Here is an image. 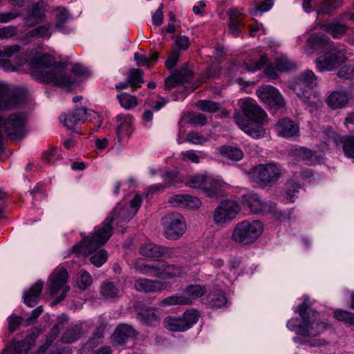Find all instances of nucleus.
I'll return each mask as SVG.
<instances>
[{
  "label": "nucleus",
  "mask_w": 354,
  "mask_h": 354,
  "mask_svg": "<svg viewBox=\"0 0 354 354\" xmlns=\"http://www.w3.org/2000/svg\"><path fill=\"white\" fill-rule=\"evenodd\" d=\"M26 62H28L31 76L41 82L60 87H70L76 82L74 77L66 73V64L57 62L49 53L35 51L19 58L17 63L23 65Z\"/></svg>",
  "instance_id": "nucleus-1"
},
{
  "label": "nucleus",
  "mask_w": 354,
  "mask_h": 354,
  "mask_svg": "<svg viewBox=\"0 0 354 354\" xmlns=\"http://www.w3.org/2000/svg\"><path fill=\"white\" fill-rule=\"evenodd\" d=\"M309 297L304 296V301L298 306L296 310L301 319L292 318L287 322V327L305 339L297 336L294 337L295 342L300 344H308L310 346H322L328 342L317 336L324 332L327 324L318 320L319 313L310 308Z\"/></svg>",
  "instance_id": "nucleus-2"
},
{
  "label": "nucleus",
  "mask_w": 354,
  "mask_h": 354,
  "mask_svg": "<svg viewBox=\"0 0 354 354\" xmlns=\"http://www.w3.org/2000/svg\"><path fill=\"white\" fill-rule=\"evenodd\" d=\"M129 206L121 207L118 205L102 223V226L95 227L91 236L86 237L82 242L72 248V252L77 256L89 255L105 244L113 234L112 223L117 221L118 223L129 221L135 215Z\"/></svg>",
  "instance_id": "nucleus-3"
},
{
  "label": "nucleus",
  "mask_w": 354,
  "mask_h": 354,
  "mask_svg": "<svg viewBox=\"0 0 354 354\" xmlns=\"http://www.w3.org/2000/svg\"><path fill=\"white\" fill-rule=\"evenodd\" d=\"M243 115L234 113V119L240 128L253 138L263 137L266 133L263 125L267 122V114L252 99L246 98L241 101Z\"/></svg>",
  "instance_id": "nucleus-4"
},
{
  "label": "nucleus",
  "mask_w": 354,
  "mask_h": 354,
  "mask_svg": "<svg viewBox=\"0 0 354 354\" xmlns=\"http://www.w3.org/2000/svg\"><path fill=\"white\" fill-rule=\"evenodd\" d=\"M308 55H317L315 62L320 71H330L338 67L346 59L344 53L333 46H306Z\"/></svg>",
  "instance_id": "nucleus-5"
},
{
  "label": "nucleus",
  "mask_w": 354,
  "mask_h": 354,
  "mask_svg": "<svg viewBox=\"0 0 354 354\" xmlns=\"http://www.w3.org/2000/svg\"><path fill=\"white\" fill-rule=\"evenodd\" d=\"M317 85V77L314 73L306 70L293 80L289 88L304 102L313 106L316 100L313 88Z\"/></svg>",
  "instance_id": "nucleus-6"
},
{
  "label": "nucleus",
  "mask_w": 354,
  "mask_h": 354,
  "mask_svg": "<svg viewBox=\"0 0 354 354\" xmlns=\"http://www.w3.org/2000/svg\"><path fill=\"white\" fill-rule=\"evenodd\" d=\"M26 123V115L23 113H12L7 118L0 115V128L12 140L24 137ZM3 140L4 136L0 131V150L2 149Z\"/></svg>",
  "instance_id": "nucleus-7"
},
{
  "label": "nucleus",
  "mask_w": 354,
  "mask_h": 354,
  "mask_svg": "<svg viewBox=\"0 0 354 354\" xmlns=\"http://www.w3.org/2000/svg\"><path fill=\"white\" fill-rule=\"evenodd\" d=\"M263 232V225L259 221H243L238 223L232 232V239L236 243L248 245L254 243Z\"/></svg>",
  "instance_id": "nucleus-8"
},
{
  "label": "nucleus",
  "mask_w": 354,
  "mask_h": 354,
  "mask_svg": "<svg viewBox=\"0 0 354 354\" xmlns=\"http://www.w3.org/2000/svg\"><path fill=\"white\" fill-rule=\"evenodd\" d=\"M281 172L275 164L259 165L251 169L252 180L261 187H271L279 180Z\"/></svg>",
  "instance_id": "nucleus-9"
},
{
  "label": "nucleus",
  "mask_w": 354,
  "mask_h": 354,
  "mask_svg": "<svg viewBox=\"0 0 354 354\" xmlns=\"http://www.w3.org/2000/svg\"><path fill=\"white\" fill-rule=\"evenodd\" d=\"M184 295L176 294L160 301L162 306L173 305H191L193 300L201 297L205 292V286L200 285H189L183 290Z\"/></svg>",
  "instance_id": "nucleus-10"
},
{
  "label": "nucleus",
  "mask_w": 354,
  "mask_h": 354,
  "mask_svg": "<svg viewBox=\"0 0 354 354\" xmlns=\"http://www.w3.org/2000/svg\"><path fill=\"white\" fill-rule=\"evenodd\" d=\"M200 313L195 309L185 311L182 317L167 316L163 320V326L171 331H185L198 320Z\"/></svg>",
  "instance_id": "nucleus-11"
},
{
  "label": "nucleus",
  "mask_w": 354,
  "mask_h": 354,
  "mask_svg": "<svg viewBox=\"0 0 354 354\" xmlns=\"http://www.w3.org/2000/svg\"><path fill=\"white\" fill-rule=\"evenodd\" d=\"M162 225L165 236L170 240L179 239L186 230L185 219L177 212L167 214L162 218Z\"/></svg>",
  "instance_id": "nucleus-12"
},
{
  "label": "nucleus",
  "mask_w": 354,
  "mask_h": 354,
  "mask_svg": "<svg viewBox=\"0 0 354 354\" xmlns=\"http://www.w3.org/2000/svg\"><path fill=\"white\" fill-rule=\"evenodd\" d=\"M26 93L21 88H10L8 85L0 83V110L12 108L24 104Z\"/></svg>",
  "instance_id": "nucleus-13"
},
{
  "label": "nucleus",
  "mask_w": 354,
  "mask_h": 354,
  "mask_svg": "<svg viewBox=\"0 0 354 354\" xmlns=\"http://www.w3.org/2000/svg\"><path fill=\"white\" fill-rule=\"evenodd\" d=\"M135 317L142 325L148 327H156L160 322V315L157 308L147 306L141 302L133 305Z\"/></svg>",
  "instance_id": "nucleus-14"
},
{
  "label": "nucleus",
  "mask_w": 354,
  "mask_h": 354,
  "mask_svg": "<svg viewBox=\"0 0 354 354\" xmlns=\"http://www.w3.org/2000/svg\"><path fill=\"white\" fill-rule=\"evenodd\" d=\"M68 279V272L65 268L53 272L49 277V290L51 295L57 293L63 288L62 293L53 301L54 304L61 302L66 296L69 286H65Z\"/></svg>",
  "instance_id": "nucleus-15"
},
{
  "label": "nucleus",
  "mask_w": 354,
  "mask_h": 354,
  "mask_svg": "<svg viewBox=\"0 0 354 354\" xmlns=\"http://www.w3.org/2000/svg\"><path fill=\"white\" fill-rule=\"evenodd\" d=\"M239 205L234 201H222L214 212V221L222 224L234 219L240 211Z\"/></svg>",
  "instance_id": "nucleus-16"
},
{
  "label": "nucleus",
  "mask_w": 354,
  "mask_h": 354,
  "mask_svg": "<svg viewBox=\"0 0 354 354\" xmlns=\"http://www.w3.org/2000/svg\"><path fill=\"white\" fill-rule=\"evenodd\" d=\"M139 252L142 256L147 258L158 259L160 258H171L173 257L174 250L171 248L148 241L140 245Z\"/></svg>",
  "instance_id": "nucleus-17"
},
{
  "label": "nucleus",
  "mask_w": 354,
  "mask_h": 354,
  "mask_svg": "<svg viewBox=\"0 0 354 354\" xmlns=\"http://www.w3.org/2000/svg\"><path fill=\"white\" fill-rule=\"evenodd\" d=\"M257 95L262 102L270 108H281L285 102L280 93L274 87L266 85L260 87L257 91Z\"/></svg>",
  "instance_id": "nucleus-18"
},
{
  "label": "nucleus",
  "mask_w": 354,
  "mask_h": 354,
  "mask_svg": "<svg viewBox=\"0 0 354 354\" xmlns=\"http://www.w3.org/2000/svg\"><path fill=\"white\" fill-rule=\"evenodd\" d=\"M138 335V332L131 325L120 324L111 335V343L113 346H122L128 341L136 338Z\"/></svg>",
  "instance_id": "nucleus-19"
},
{
  "label": "nucleus",
  "mask_w": 354,
  "mask_h": 354,
  "mask_svg": "<svg viewBox=\"0 0 354 354\" xmlns=\"http://www.w3.org/2000/svg\"><path fill=\"white\" fill-rule=\"evenodd\" d=\"M244 203L250 211L254 214H268L274 207V203L262 201L258 194L251 193L244 196Z\"/></svg>",
  "instance_id": "nucleus-20"
},
{
  "label": "nucleus",
  "mask_w": 354,
  "mask_h": 354,
  "mask_svg": "<svg viewBox=\"0 0 354 354\" xmlns=\"http://www.w3.org/2000/svg\"><path fill=\"white\" fill-rule=\"evenodd\" d=\"M88 117V112L86 108L76 107L67 115H61L60 120H62V118H64V124L68 129L80 133L76 129V126L80 123L84 122Z\"/></svg>",
  "instance_id": "nucleus-21"
},
{
  "label": "nucleus",
  "mask_w": 354,
  "mask_h": 354,
  "mask_svg": "<svg viewBox=\"0 0 354 354\" xmlns=\"http://www.w3.org/2000/svg\"><path fill=\"white\" fill-rule=\"evenodd\" d=\"M134 286L136 290L147 293L165 290L168 284L165 281L140 278L135 281Z\"/></svg>",
  "instance_id": "nucleus-22"
},
{
  "label": "nucleus",
  "mask_w": 354,
  "mask_h": 354,
  "mask_svg": "<svg viewBox=\"0 0 354 354\" xmlns=\"http://www.w3.org/2000/svg\"><path fill=\"white\" fill-rule=\"evenodd\" d=\"M46 4L44 0H40L33 4L30 12L28 14L26 23L32 26L43 21L46 17Z\"/></svg>",
  "instance_id": "nucleus-23"
},
{
  "label": "nucleus",
  "mask_w": 354,
  "mask_h": 354,
  "mask_svg": "<svg viewBox=\"0 0 354 354\" xmlns=\"http://www.w3.org/2000/svg\"><path fill=\"white\" fill-rule=\"evenodd\" d=\"M44 282L38 280L29 290L24 293V302L29 307H33L39 301V295L43 289Z\"/></svg>",
  "instance_id": "nucleus-24"
},
{
  "label": "nucleus",
  "mask_w": 354,
  "mask_h": 354,
  "mask_svg": "<svg viewBox=\"0 0 354 354\" xmlns=\"http://www.w3.org/2000/svg\"><path fill=\"white\" fill-rule=\"evenodd\" d=\"M37 337V334L32 333V334L28 335L24 340L12 341L10 344L12 354H26L34 344Z\"/></svg>",
  "instance_id": "nucleus-25"
},
{
  "label": "nucleus",
  "mask_w": 354,
  "mask_h": 354,
  "mask_svg": "<svg viewBox=\"0 0 354 354\" xmlns=\"http://www.w3.org/2000/svg\"><path fill=\"white\" fill-rule=\"evenodd\" d=\"M220 181L210 177H206L202 192L210 198H218L223 196V190Z\"/></svg>",
  "instance_id": "nucleus-26"
},
{
  "label": "nucleus",
  "mask_w": 354,
  "mask_h": 354,
  "mask_svg": "<svg viewBox=\"0 0 354 354\" xmlns=\"http://www.w3.org/2000/svg\"><path fill=\"white\" fill-rule=\"evenodd\" d=\"M276 128L278 134L285 138L292 137L299 132L297 124L288 118L280 120L276 125Z\"/></svg>",
  "instance_id": "nucleus-27"
},
{
  "label": "nucleus",
  "mask_w": 354,
  "mask_h": 354,
  "mask_svg": "<svg viewBox=\"0 0 354 354\" xmlns=\"http://www.w3.org/2000/svg\"><path fill=\"white\" fill-rule=\"evenodd\" d=\"M326 102L333 109H342L348 102V95L344 91H334L328 96Z\"/></svg>",
  "instance_id": "nucleus-28"
},
{
  "label": "nucleus",
  "mask_w": 354,
  "mask_h": 354,
  "mask_svg": "<svg viewBox=\"0 0 354 354\" xmlns=\"http://www.w3.org/2000/svg\"><path fill=\"white\" fill-rule=\"evenodd\" d=\"M116 120L118 122H120L116 129V135L118 141L120 142L123 136H130V129L131 127L132 117L129 115L120 114L117 115Z\"/></svg>",
  "instance_id": "nucleus-29"
},
{
  "label": "nucleus",
  "mask_w": 354,
  "mask_h": 354,
  "mask_svg": "<svg viewBox=\"0 0 354 354\" xmlns=\"http://www.w3.org/2000/svg\"><path fill=\"white\" fill-rule=\"evenodd\" d=\"M342 5L343 0H323L317 6L316 12L318 15L332 16L333 12L341 8Z\"/></svg>",
  "instance_id": "nucleus-30"
},
{
  "label": "nucleus",
  "mask_w": 354,
  "mask_h": 354,
  "mask_svg": "<svg viewBox=\"0 0 354 354\" xmlns=\"http://www.w3.org/2000/svg\"><path fill=\"white\" fill-rule=\"evenodd\" d=\"M320 28L335 38L344 35L348 27L346 24L335 21L328 24H319Z\"/></svg>",
  "instance_id": "nucleus-31"
},
{
  "label": "nucleus",
  "mask_w": 354,
  "mask_h": 354,
  "mask_svg": "<svg viewBox=\"0 0 354 354\" xmlns=\"http://www.w3.org/2000/svg\"><path fill=\"white\" fill-rule=\"evenodd\" d=\"M83 335L81 325L75 324L67 327L63 333L61 340L66 344H71L80 339Z\"/></svg>",
  "instance_id": "nucleus-32"
},
{
  "label": "nucleus",
  "mask_w": 354,
  "mask_h": 354,
  "mask_svg": "<svg viewBox=\"0 0 354 354\" xmlns=\"http://www.w3.org/2000/svg\"><path fill=\"white\" fill-rule=\"evenodd\" d=\"M218 151L223 157L235 162L242 160L244 156V153L240 148L232 145L221 146L219 147Z\"/></svg>",
  "instance_id": "nucleus-33"
},
{
  "label": "nucleus",
  "mask_w": 354,
  "mask_h": 354,
  "mask_svg": "<svg viewBox=\"0 0 354 354\" xmlns=\"http://www.w3.org/2000/svg\"><path fill=\"white\" fill-rule=\"evenodd\" d=\"M104 328L102 327H97L91 337L88 339L86 343L82 346V349L83 352H89L93 348L100 344L104 337Z\"/></svg>",
  "instance_id": "nucleus-34"
},
{
  "label": "nucleus",
  "mask_w": 354,
  "mask_h": 354,
  "mask_svg": "<svg viewBox=\"0 0 354 354\" xmlns=\"http://www.w3.org/2000/svg\"><path fill=\"white\" fill-rule=\"evenodd\" d=\"M136 268L143 274L163 279L164 263L160 266L145 265L143 266H139L136 264Z\"/></svg>",
  "instance_id": "nucleus-35"
},
{
  "label": "nucleus",
  "mask_w": 354,
  "mask_h": 354,
  "mask_svg": "<svg viewBox=\"0 0 354 354\" xmlns=\"http://www.w3.org/2000/svg\"><path fill=\"white\" fill-rule=\"evenodd\" d=\"M20 51V46H10L9 48L2 51L0 50V66L5 69H8L11 64L8 60L14 55Z\"/></svg>",
  "instance_id": "nucleus-36"
},
{
  "label": "nucleus",
  "mask_w": 354,
  "mask_h": 354,
  "mask_svg": "<svg viewBox=\"0 0 354 354\" xmlns=\"http://www.w3.org/2000/svg\"><path fill=\"white\" fill-rule=\"evenodd\" d=\"M118 294L119 289L113 282L108 281L102 284L100 295L104 299H113L118 296Z\"/></svg>",
  "instance_id": "nucleus-37"
},
{
  "label": "nucleus",
  "mask_w": 354,
  "mask_h": 354,
  "mask_svg": "<svg viewBox=\"0 0 354 354\" xmlns=\"http://www.w3.org/2000/svg\"><path fill=\"white\" fill-rule=\"evenodd\" d=\"M143 74L144 73L141 69L131 68L129 70L127 79L133 91L141 87L142 84L144 83Z\"/></svg>",
  "instance_id": "nucleus-38"
},
{
  "label": "nucleus",
  "mask_w": 354,
  "mask_h": 354,
  "mask_svg": "<svg viewBox=\"0 0 354 354\" xmlns=\"http://www.w3.org/2000/svg\"><path fill=\"white\" fill-rule=\"evenodd\" d=\"M339 142L342 144L345 155L348 158H354V134L342 136Z\"/></svg>",
  "instance_id": "nucleus-39"
},
{
  "label": "nucleus",
  "mask_w": 354,
  "mask_h": 354,
  "mask_svg": "<svg viewBox=\"0 0 354 354\" xmlns=\"http://www.w3.org/2000/svg\"><path fill=\"white\" fill-rule=\"evenodd\" d=\"M227 303V299L223 292H215L209 294L208 304L212 308H220Z\"/></svg>",
  "instance_id": "nucleus-40"
},
{
  "label": "nucleus",
  "mask_w": 354,
  "mask_h": 354,
  "mask_svg": "<svg viewBox=\"0 0 354 354\" xmlns=\"http://www.w3.org/2000/svg\"><path fill=\"white\" fill-rule=\"evenodd\" d=\"M189 46H179L178 50H172L165 61V67L168 70H172L179 60L180 52L187 50Z\"/></svg>",
  "instance_id": "nucleus-41"
},
{
  "label": "nucleus",
  "mask_w": 354,
  "mask_h": 354,
  "mask_svg": "<svg viewBox=\"0 0 354 354\" xmlns=\"http://www.w3.org/2000/svg\"><path fill=\"white\" fill-rule=\"evenodd\" d=\"M55 12V27L60 30H63L64 28V24L70 17V13L68 10L64 7L57 8Z\"/></svg>",
  "instance_id": "nucleus-42"
},
{
  "label": "nucleus",
  "mask_w": 354,
  "mask_h": 354,
  "mask_svg": "<svg viewBox=\"0 0 354 354\" xmlns=\"http://www.w3.org/2000/svg\"><path fill=\"white\" fill-rule=\"evenodd\" d=\"M176 76L178 82L180 84L189 82L193 76V72L187 68V65L185 64L178 69H176L172 72Z\"/></svg>",
  "instance_id": "nucleus-43"
},
{
  "label": "nucleus",
  "mask_w": 354,
  "mask_h": 354,
  "mask_svg": "<svg viewBox=\"0 0 354 354\" xmlns=\"http://www.w3.org/2000/svg\"><path fill=\"white\" fill-rule=\"evenodd\" d=\"M117 98L118 99L120 105L126 109L135 107L138 104L136 97L127 93H122L117 95Z\"/></svg>",
  "instance_id": "nucleus-44"
},
{
  "label": "nucleus",
  "mask_w": 354,
  "mask_h": 354,
  "mask_svg": "<svg viewBox=\"0 0 354 354\" xmlns=\"http://www.w3.org/2000/svg\"><path fill=\"white\" fill-rule=\"evenodd\" d=\"M163 279H174L181 275L182 268L173 264L164 263Z\"/></svg>",
  "instance_id": "nucleus-45"
},
{
  "label": "nucleus",
  "mask_w": 354,
  "mask_h": 354,
  "mask_svg": "<svg viewBox=\"0 0 354 354\" xmlns=\"http://www.w3.org/2000/svg\"><path fill=\"white\" fill-rule=\"evenodd\" d=\"M275 66L279 72H286L296 67L294 62L290 61L284 56L276 59Z\"/></svg>",
  "instance_id": "nucleus-46"
},
{
  "label": "nucleus",
  "mask_w": 354,
  "mask_h": 354,
  "mask_svg": "<svg viewBox=\"0 0 354 354\" xmlns=\"http://www.w3.org/2000/svg\"><path fill=\"white\" fill-rule=\"evenodd\" d=\"M294 153L296 156L304 160L314 162L317 160L316 152L306 147H299L296 149Z\"/></svg>",
  "instance_id": "nucleus-47"
},
{
  "label": "nucleus",
  "mask_w": 354,
  "mask_h": 354,
  "mask_svg": "<svg viewBox=\"0 0 354 354\" xmlns=\"http://www.w3.org/2000/svg\"><path fill=\"white\" fill-rule=\"evenodd\" d=\"M187 118V123L192 125L204 126L207 124V117L201 113H189L185 116Z\"/></svg>",
  "instance_id": "nucleus-48"
},
{
  "label": "nucleus",
  "mask_w": 354,
  "mask_h": 354,
  "mask_svg": "<svg viewBox=\"0 0 354 354\" xmlns=\"http://www.w3.org/2000/svg\"><path fill=\"white\" fill-rule=\"evenodd\" d=\"M49 28V25L39 26L29 31L28 35L36 38H49L51 35Z\"/></svg>",
  "instance_id": "nucleus-49"
},
{
  "label": "nucleus",
  "mask_w": 354,
  "mask_h": 354,
  "mask_svg": "<svg viewBox=\"0 0 354 354\" xmlns=\"http://www.w3.org/2000/svg\"><path fill=\"white\" fill-rule=\"evenodd\" d=\"M334 317L340 322H344L350 325L354 326V313L344 310H337L334 312Z\"/></svg>",
  "instance_id": "nucleus-50"
},
{
  "label": "nucleus",
  "mask_w": 354,
  "mask_h": 354,
  "mask_svg": "<svg viewBox=\"0 0 354 354\" xmlns=\"http://www.w3.org/2000/svg\"><path fill=\"white\" fill-rule=\"evenodd\" d=\"M197 106L200 110L209 113H215L221 108L219 103L208 100H200Z\"/></svg>",
  "instance_id": "nucleus-51"
},
{
  "label": "nucleus",
  "mask_w": 354,
  "mask_h": 354,
  "mask_svg": "<svg viewBox=\"0 0 354 354\" xmlns=\"http://www.w3.org/2000/svg\"><path fill=\"white\" fill-rule=\"evenodd\" d=\"M272 6L273 0H265L251 9L250 13L253 17H257L261 13L270 10Z\"/></svg>",
  "instance_id": "nucleus-52"
},
{
  "label": "nucleus",
  "mask_w": 354,
  "mask_h": 354,
  "mask_svg": "<svg viewBox=\"0 0 354 354\" xmlns=\"http://www.w3.org/2000/svg\"><path fill=\"white\" fill-rule=\"evenodd\" d=\"M177 171H166L162 176L166 187L176 185L179 183Z\"/></svg>",
  "instance_id": "nucleus-53"
},
{
  "label": "nucleus",
  "mask_w": 354,
  "mask_h": 354,
  "mask_svg": "<svg viewBox=\"0 0 354 354\" xmlns=\"http://www.w3.org/2000/svg\"><path fill=\"white\" fill-rule=\"evenodd\" d=\"M205 178L206 176H204L203 175L192 176L186 182L185 185L189 187L199 189L202 191Z\"/></svg>",
  "instance_id": "nucleus-54"
},
{
  "label": "nucleus",
  "mask_w": 354,
  "mask_h": 354,
  "mask_svg": "<svg viewBox=\"0 0 354 354\" xmlns=\"http://www.w3.org/2000/svg\"><path fill=\"white\" fill-rule=\"evenodd\" d=\"M330 39L328 36L322 32L312 33L308 39L309 44H328Z\"/></svg>",
  "instance_id": "nucleus-55"
},
{
  "label": "nucleus",
  "mask_w": 354,
  "mask_h": 354,
  "mask_svg": "<svg viewBox=\"0 0 354 354\" xmlns=\"http://www.w3.org/2000/svg\"><path fill=\"white\" fill-rule=\"evenodd\" d=\"M107 259L106 252L104 250H100L90 258V261L96 267H100Z\"/></svg>",
  "instance_id": "nucleus-56"
},
{
  "label": "nucleus",
  "mask_w": 354,
  "mask_h": 354,
  "mask_svg": "<svg viewBox=\"0 0 354 354\" xmlns=\"http://www.w3.org/2000/svg\"><path fill=\"white\" fill-rule=\"evenodd\" d=\"M43 311L44 309L41 306L35 308L33 310H32L29 317L24 318V320L23 321V326H28L36 323L37 318L40 316Z\"/></svg>",
  "instance_id": "nucleus-57"
},
{
  "label": "nucleus",
  "mask_w": 354,
  "mask_h": 354,
  "mask_svg": "<svg viewBox=\"0 0 354 354\" xmlns=\"http://www.w3.org/2000/svg\"><path fill=\"white\" fill-rule=\"evenodd\" d=\"M92 278L86 271H82L77 281L78 287L82 290H86L92 283Z\"/></svg>",
  "instance_id": "nucleus-58"
},
{
  "label": "nucleus",
  "mask_w": 354,
  "mask_h": 354,
  "mask_svg": "<svg viewBox=\"0 0 354 354\" xmlns=\"http://www.w3.org/2000/svg\"><path fill=\"white\" fill-rule=\"evenodd\" d=\"M287 198L291 203H294L295 201V194L299 192L300 186L294 180H289L287 183Z\"/></svg>",
  "instance_id": "nucleus-59"
},
{
  "label": "nucleus",
  "mask_w": 354,
  "mask_h": 354,
  "mask_svg": "<svg viewBox=\"0 0 354 354\" xmlns=\"http://www.w3.org/2000/svg\"><path fill=\"white\" fill-rule=\"evenodd\" d=\"M259 59H254L252 61L254 62V66L247 67L248 71H255L261 68L267 64L268 59L265 53H259Z\"/></svg>",
  "instance_id": "nucleus-60"
},
{
  "label": "nucleus",
  "mask_w": 354,
  "mask_h": 354,
  "mask_svg": "<svg viewBox=\"0 0 354 354\" xmlns=\"http://www.w3.org/2000/svg\"><path fill=\"white\" fill-rule=\"evenodd\" d=\"M24 318L12 314L8 317V330L13 333L21 324L23 326Z\"/></svg>",
  "instance_id": "nucleus-61"
},
{
  "label": "nucleus",
  "mask_w": 354,
  "mask_h": 354,
  "mask_svg": "<svg viewBox=\"0 0 354 354\" xmlns=\"http://www.w3.org/2000/svg\"><path fill=\"white\" fill-rule=\"evenodd\" d=\"M186 141L194 145H202L207 141V139L201 134L196 131H191L187 134Z\"/></svg>",
  "instance_id": "nucleus-62"
},
{
  "label": "nucleus",
  "mask_w": 354,
  "mask_h": 354,
  "mask_svg": "<svg viewBox=\"0 0 354 354\" xmlns=\"http://www.w3.org/2000/svg\"><path fill=\"white\" fill-rule=\"evenodd\" d=\"M337 75L341 78L347 80L354 78V65L344 66L339 70Z\"/></svg>",
  "instance_id": "nucleus-63"
},
{
  "label": "nucleus",
  "mask_w": 354,
  "mask_h": 354,
  "mask_svg": "<svg viewBox=\"0 0 354 354\" xmlns=\"http://www.w3.org/2000/svg\"><path fill=\"white\" fill-rule=\"evenodd\" d=\"M71 72L80 77H88L91 75V72L87 68L77 63L73 66Z\"/></svg>",
  "instance_id": "nucleus-64"
}]
</instances>
